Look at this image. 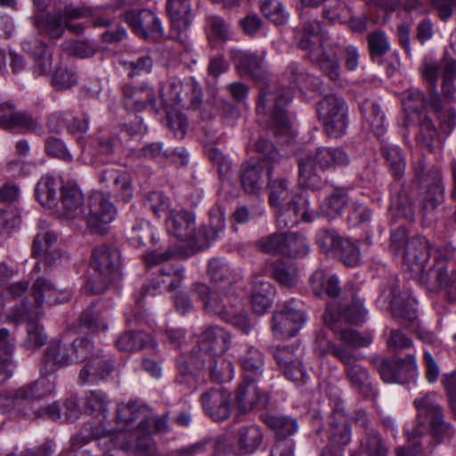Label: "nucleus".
I'll return each instance as SVG.
<instances>
[{
	"label": "nucleus",
	"mask_w": 456,
	"mask_h": 456,
	"mask_svg": "<svg viewBox=\"0 0 456 456\" xmlns=\"http://www.w3.org/2000/svg\"><path fill=\"white\" fill-rule=\"evenodd\" d=\"M296 39L298 47L306 52L308 59L331 81L340 77V63L337 55V45L328 48V37L319 20H309L297 31Z\"/></svg>",
	"instance_id": "2"
},
{
	"label": "nucleus",
	"mask_w": 456,
	"mask_h": 456,
	"mask_svg": "<svg viewBox=\"0 0 456 456\" xmlns=\"http://www.w3.org/2000/svg\"><path fill=\"white\" fill-rule=\"evenodd\" d=\"M33 23L41 34L51 38H60L65 32V21L60 11L39 13L34 17Z\"/></svg>",
	"instance_id": "39"
},
{
	"label": "nucleus",
	"mask_w": 456,
	"mask_h": 456,
	"mask_svg": "<svg viewBox=\"0 0 456 456\" xmlns=\"http://www.w3.org/2000/svg\"><path fill=\"white\" fill-rule=\"evenodd\" d=\"M231 336L227 330L219 326L208 327L200 337L199 354L202 358L206 354L223 355L230 347Z\"/></svg>",
	"instance_id": "28"
},
{
	"label": "nucleus",
	"mask_w": 456,
	"mask_h": 456,
	"mask_svg": "<svg viewBox=\"0 0 456 456\" xmlns=\"http://www.w3.org/2000/svg\"><path fill=\"white\" fill-rule=\"evenodd\" d=\"M260 379H246L243 377L241 383L235 391V403L240 412H248L253 410L265 409L270 401L269 395L261 391L257 387Z\"/></svg>",
	"instance_id": "24"
},
{
	"label": "nucleus",
	"mask_w": 456,
	"mask_h": 456,
	"mask_svg": "<svg viewBox=\"0 0 456 456\" xmlns=\"http://www.w3.org/2000/svg\"><path fill=\"white\" fill-rule=\"evenodd\" d=\"M309 282L314 294L317 297L327 295L335 298L339 294L338 278L334 274L326 276L322 270H316L310 277Z\"/></svg>",
	"instance_id": "42"
},
{
	"label": "nucleus",
	"mask_w": 456,
	"mask_h": 456,
	"mask_svg": "<svg viewBox=\"0 0 456 456\" xmlns=\"http://www.w3.org/2000/svg\"><path fill=\"white\" fill-rule=\"evenodd\" d=\"M167 231L180 240L193 243L200 248H207L224 232V218L210 216V224L195 229V218L186 210H171L166 221Z\"/></svg>",
	"instance_id": "3"
},
{
	"label": "nucleus",
	"mask_w": 456,
	"mask_h": 456,
	"mask_svg": "<svg viewBox=\"0 0 456 456\" xmlns=\"http://www.w3.org/2000/svg\"><path fill=\"white\" fill-rule=\"evenodd\" d=\"M262 13L275 25H283L288 20L282 4L278 0H262L260 2Z\"/></svg>",
	"instance_id": "63"
},
{
	"label": "nucleus",
	"mask_w": 456,
	"mask_h": 456,
	"mask_svg": "<svg viewBox=\"0 0 456 456\" xmlns=\"http://www.w3.org/2000/svg\"><path fill=\"white\" fill-rule=\"evenodd\" d=\"M31 293L36 304L32 312L36 316L41 314L40 309L43 306L63 304L70 300L72 297L70 289H58L53 282L45 277L36 279L31 288Z\"/></svg>",
	"instance_id": "22"
},
{
	"label": "nucleus",
	"mask_w": 456,
	"mask_h": 456,
	"mask_svg": "<svg viewBox=\"0 0 456 456\" xmlns=\"http://www.w3.org/2000/svg\"><path fill=\"white\" fill-rule=\"evenodd\" d=\"M347 153L339 147H318L314 151H302L297 157L299 181L307 188L316 189L320 177L316 169L334 170L349 164Z\"/></svg>",
	"instance_id": "4"
},
{
	"label": "nucleus",
	"mask_w": 456,
	"mask_h": 456,
	"mask_svg": "<svg viewBox=\"0 0 456 456\" xmlns=\"http://www.w3.org/2000/svg\"><path fill=\"white\" fill-rule=\"evenodd\" d=\"M330 326L338 333V338L347 346L366 347L373 341V335L369 331L362 333L353 329H344L338 331L336 325Z\"/></svg>",
	"instance_id": "57"
},
{
	"label": "nucleus",
	"mask_w": 456,
	"mask_h": 456,
	"mask_svg": "<svg viewBox=\"0 0 456 456\" xmlns=\"http://www.w3.org/2000/svg\"><path fill=\"white\" fill-rule=\"evenodd\" d=\"M21 47L34 59L33 74L35 77L43 76L49 72L53 64V58L52 53L45 43L37 38H30L24 40L21 43Z\"/></svg>",
	"instance_id": "31"
},
{
	"label": "nucleus",
	"mask_w": 456,
	"mask_h": 456,
	"mask_svg": "<svg viewBox=\"0 0 456 456\" xmlns=\"http://www.w3.org/2000/svg\"><path fill=\"white\" fill-rule=\"evenodd\" d=\"M110 400L105 392L100 389L88 391L85 395L84 410L98 419V425L92 428V435L105 438L113 430L112 423L107 418Z\"/></svg>",
	"instance_id": "16"
},
{
	"label": "nucleus",
	"mask_w": 456,
	"mask_h": 456,
	"mask_svg": "<svg viewBox=\"0 0 456 456\" xmlns=\"http://www.w3.org/2000/svg\"><path fill=\"white\" fill-rule=\"evenodd\" d=\"M6 108L2 112L0 127L7 130H19L23 133L35 132L38 127V122L33 117L24 111H13V106L5 103Z\"/></svg>",
	"instance_id": "34"
},
{
	"label": "nucleus",
	"mask_w": 456,
	"mask_h": 456,
	"mask_svg": "<svg viewBox=\"0 0 456 456\" xmlns=\"http://www.w3.org/2000/svg\"><path fill=\"white\" fill-rule=\"evenodd\" d=\"M345 265L355 267L361 262V253L357 245L348 239H342L337 243L334 253Z\"/></svg>",
	"instance_id": "60"
},
{
	"label": "nucleus",
	"mask_w": 456,
	"mask_h": 456,
	"mask_svg": "<svg viewBox=\"0 0 456 456\" xmlns=\"http://www.w3.org/2000/svg\"><path fill=\"white\" fill-rule=\"evenodd\" d=\"M337 359L345 365V374L350 386L364 397L376 399L379 391L370 382L369 370L357 362L361 359L353 351H341L337 354Z\"/></svg>",
	"instance_id": "15"
},
{
	"label": "nucleus",
	"mask_w": 456,
	"mask_h": 456,
	"mask_svg": "<svg viewBox=\"0 0 456 456\" xmlns=\"http://www.w3.org/2000/svg\"><path fill=\"white\" fill-rule=\"evenodd\" d=\"M193 293L202 302L205 310L208 314L217 315L222 320L229 316V313L233 308V305H227L225 300L227 296L212 292L209 287L204 283H195L193 285Z\"/></svg>",
	"instance_id": "30"
},
{
	"label": "nucleus",
	"mask_w": 456,
	"mask_h": 456,
	"mask_svg": "<svg viewBox=\"0 0 456 456\" xmlns=\"http://www.w3.org/2000/svg\"><path fill=\"white\" fill-rule=\"evenodd\" d=\"M422 196V204L425 210L435 209L444 200V187L442 181L441 171L431 167L427 168L422 161L414 167Z\"/></svg>",
	"instance_id": "14"
},
{
	"label": "nucleus",
	"mask_w": 456,
	"mask_h": 456,
	"mask_svg": "<svg viewBox=\"0 0 456 456\" xmlns=\"http://www.w3.org/2000/svg\"><path fill=\"white\" fill-rule=\"evenodd\" d=\"M273 288L268 281H257L251 295V305L256 314H264L272 305Z\"/></svg>",
	"instance_id": "53"
},
{
	"label": "nucleus",
	"mask_w": 456,
	"mask_h": 456,
	"mask_svg": "<svg viewBox=\"0 0 456 456\" xmlns=\"http://www.w3.org/2000/svg\"><path fill=\"white\" fill-rule=\"evenodd\" d=\"M117 209L110 201V195L96 191L88 197L82 218L88 229L95 233H105L109 224L116 218Z\"/></svg>",
	"instance_id": "12"
},
{
	"label": "nucleus",
	"mask_w": 456,
	"mask_h": 456,
	"mask_svg": "<svg viewBox=\"0 0 456 456\" xmlns=\"http://www.w3.org/2000/svg\"><path fill=\"white\" fill-rule=\"evenodd\" d=\"M160 96L165 103L180 105L183 108L198 109L202 102L201 87L195 81L185 84L179 80L172 79L167 86V93L160 89Z\"/></svg>",
	"instance_id": "19"
},
{
	"label": "nucleus",
	"mask_w": 456,
	"mask_h": 456,
	"mask_svg": "<svg viewBox=\"0 0 456 456\" xmlns=\"http://www.w3.org/2000/svg\"><path fill=\"white\" fill-rule=\"evenodd\" d=\"M272 275L275 281L284 287H292L297 283V271L293 265L283 261L273 264Z\"/></svg>",
	"instance_id": "64"
},
{
	"label": "nucleus",
	"mask_w": 456,
	"mask_h": 456,
	"mask_svg": "<svg viewBox=\"0 0 456 456\" xmlns=\"http://www.w3.org/2000/svg\"><path fill=\"white\" fill-rule=\"evenodd\" d=\"M263 433L256 425L242 427L237 433V444L242 453L254 452L262 443Z\"/></svg>",
	"instance_id": "50"
},
{
	"label": "nucleus",
	"mask_w": 456,
	"mask_h": 456,
	"mask_svg": "<svg viewBox=\"0 0 456 456\" xmlns=\"http://www.w3.org/2000/svg\"><path fill=\"white\" fill-rule=\"evenodd\" d=\"M144 411V406L138 401H129L126 403H118L116 410V425L112 424L113 430L110 436L114 433L125 432L130 430L133 423L141 419Z\"/></svg>",
	"instance_id": "35"
},
{
	"label": "nucleus",
	"mask_w": 456,
	"mask_h": 456,
	"mask_svg": "<svg viewBox=\"0 0 456 456\" xmlns=\"http://www.w3.org/2000/svg\"><path fill=\"white\" fill-rule=\"evenodd\" d=\"M238 66L256 79L265 78L267 75L264 59L255 53H240Z\"/></svg>",
	"instance_id": "59"
},
{
	"label": "nucleus",
	"mask_w": 456,
	"mask_h": 456,
	"mask_svg": "<svg viewBox=\"0 0 456 456\" xmlns=\"http://www.w3.org/2000/svg\"><path fill=\"white\" fill-rule=\"evenodd\" d=\"M239 362L246 379H262L265 370L264 354L256 346L247 345L239 355Z\"/></svg>",
	"instance_id": "36"
},
{
	"label": "nucleus",
	"mask_w": 456,
	"mask_h": 456,
	"mask_svg": "<svg viewBox=\"0 0 456 456\" xmlns=\"http://www.w3.org/2000/svg\"><path fill=\"white\" fill-rule=\"evenodd\" d=\"M273 356L287 379L297 386H302L309 379L300 358L296 355L291 347L277 346L273 351Z\"/></svg>",
	"instance_id": "25"
},
{
	"label": "nucleus",
	"mask_w": 456,
	"mask_h": 456,
	"mask_svg": "<svg viewBox=\"0 0 456 456\" xmlns=\"http://www.w3.org/2000/svg\"><path fill=\"white\" fill-rule=\"evenodd\" d=\"M100 184L110 190L108 195H112L117 201L130 202L134 198V188L130 175L114 167H108L98 174Z\"/></svg>",
	"instance_id": "17"
},
{
	"label": "nucleus",
	"mask_w": 456,
	"mask_h": 456,
	"mask_svg": "<svg viewBox=\"0 0 456 456\" xmlns=\"http://www.w3.org/2000/svg\"><path fill=\"white\" fill-rule=\"evenodd\" d=\"M360 110L363 119L372 131L378 136L382 135L386 128L385 115L379 106L376 102L366 99L360 103Z\"/></svg>",
	"instance_id": "46"
},
{
	"label": "nucleus",
	"mask_w": 456,
	"mask_h": 456,
	"mask_svg": "<svg viewBox=\"0 0 456 456\" xmlns=\"http://www.w3.org/2000/svg\"><path fill=\"white\" fill-rule=\"evenodd\" d=\"M61 199L64 215L67 218H82L86 206L83 205L84 195L77 186H63Z\"/></svg>",
	"instance_id": "41"
},
{
	"label": "nucleus",
	"mask_w": 456,
	"mask_h": 456,
	"mask_svg": "<svg viewBox=\"0 0 456 456\" xmlns=\"http://www.w3.org/2000/svg\"><path fill=\"white\" fill-rule=\"evenodd\" d=\"M359 449L366 456H388V447L380 434L374 430H366L359 440Z\"/></svg>",
	"instance_id": "48"
},
{
	"label": "nucleus",
	"mask_w": 456,
	"mask_h": 456,
	"mask_svg": "<svg viewBox=\"0 0 456 456\" xmlns=\"http://www.w3.org/2000/svg\"><path fill=\"white\" fill-rule=\"evenodd\" d=\"M352 440V428L341 412H336L330 421L328 444L344 449Z\"/></svg>",
	"instance_id": "37"
},
{
	"label": "nucleus",
	"mask_w": 456,
	"mask_h": 456,
	"mask_svg": "<svg viewBox=\"0 0 456 456\" xmlns=\"http://www.w3.org/2000/svg\"><path fill=\"white\" fill-rule=\"evenodd\" d=\"M284 77L289 80V88H281L271 91L268 88L260 90L256 112L268 115L270 126L278 138H284V142L290 143L294 137V131L287 115L286 108L292 101V88H307L310 86L311 77L298 63L292 62L288 65Z\"/></svg>",
	"instance_id": "1"
},
{
	"label": "nucleus",
	"mask_w": 456,
	"mask_h": 456,
	"mask_svg": "<svg viewBox=\"0 0 456 456\" xmlns=\"http://www.w3.org/2000/svg\"><path fill=\"white\" fill-rule=\"evenodd\" d=\"M53 373H45L41 370V376L34 382L26 384L9 393L6 399L12 405L13 416L22 419H38L42 414L34 402L41 400L52 395L55 388L54 377L50 379Z\"/></svg>",
	"instance_id": "6"
},
{
	"label": "nucleus",
	"mask_w": 456,
	"mask_h": 456,
	"mask_svg": "<svg viewBox=\"0 0 456 456\" xmlns=\"http://www.w3.org/2000/svg\"><path fill=\"white\" fill-rule=\"evenodd\" d=\"M381 154L385 159L389 171L395 180H401L405 171V159L399 147L382 142Z\"/></svg>",
	"instance_id": "49"
},
{
	"label": "nucleus",
	"mask_w": 456,
	"mask_h": 456,
	"mask_svg": "<svg viewBox=\"0 0 456 456\" xmlns=\"http://www.w3.org/2000/svg\"><path fill=\"white\" fill-rule=\"evenodd\" d=\"M123 105L128 110L142 111L148 106H155L156 94L148 84L139 86L125 85L122 87Z\"/></svg>",
	"instance_id": "29"
},
{
	"label": "nucleus",
	"mask_w": 456,
	"mask_h": 456,
	"mask_svg": "<svg viewBox=\"0 0 456 456\" xmlns=\"http://www.w3.org/2000/svg\"><path fill=\"white\" fill-rule=\"evenodd\" d=\"M276 225L279 229H291L299 223H312L317 214L310 208L309 195L305 191L298 193L275 208Z\"/></svg>",
	"instance_id": "13"
},
{
	"label": "nucleus",
	"mask_w": 456,
	"mask_h": 456,
	"mask_svg": "<svg viewBox=\"0 0 456 456\" xmlns=\"http://www.w3.org/2000/svg\"><path fill=\"white\" fill-rule=\"evenodd\" d=\"M283 256L289 258H302L309 253V242L302 234L284 232Z\"/></svg>",
	"instance_id": "51"
},
{
	"label": "nucleus",
	"mask_w": 456,
	"mask_h": 456,
	"mask_svg": "<svg viewBox=\"0 0 456 456\" xmlns=\"http://www.w3.org/2000/svg\"><path fill=\"white\" fill-rule=\"evenodd\" d=\"M184 279V267L180 264H169L159 270V276L153 281L154 286L166 291L180 287Z\"/></svg>",
	"instance_id": "43"
},
{
	"label": "nucleus",
	"mask_w": 456,
	"mask_h": 456,
	"mask_svg": "<svg viewBox=\"0 0 456 456\" xmlns=\"http://www.w3.org/2000/svg\"><path fill=\"white\" fill-rule=\"evenodd\" d=\"M200 403L204 412L214 421H224L231 416V394L223 387L204 392Z\"/></svg>",
	"instance_id": "27"
},
{
	"label": "nucleus",
	"mask_w": 456,
	"mask_h": 456,
	"mask_svg": "<svg viewBox=\"0 0 456 456\" xmlns=\"http://www.w3.org/2000/svg\"><path fill=\"white\" fill-rule=\"evenodd\" d=\"M255 159L243 163L240 167V183L248 193L256 194L270 179L273 165L281 158L275 146L268 140L259 139L256 142Z\"/></svg>",
	"instance_id": "5"
},
{
	"label": "nucleus",
	"mask_w": 456,
	"mask_h": 456,
	"mask_svg": "<svg viewBox=\"0 0 456 456\" xmlns=\"http://www.w3.org/2000/svg\"><path fill=\"white\" fill-rule=\"evenodd\" d=\"M58 186L59 184L53 176L48 175L42 176L35 189L37 201L43 206H53L57 200Z\"/></svg>",
	"instance_id": "52"
},
{
	"label": "nucleus",
	"mask_w": 456,
	"mask_h": 456,
	"mask_svg": "<svg viewBox=\"0 0 456 456\" xmlns=\"http://www.w3.org/2000/svg\"><path fill=\"white\" fill-rule=\"evenodd\" d=\"M167 13L172 27L177 30L186 29L191 22V3L183 0H167Z\"/></svg>",
	"instance_id": "44"
},
{
	"label": "nucleus",
	"mask_w": 456,
	"mask_h": 456,
	"mask_svg": "<svg viewBox=\"0 0 456 456\" xmlns=\"http://www.w3.org/2000/svg\"><path fill=\"white\" fill-rule=\"evenodd\" d=\"M205 368L208 369L209 379L215 383L230 382L234 378V365L224 354H206L198 369Z\"/></svg>",
	"instance_id": "32"
},
{
	"label": "nucleus",
	"mask_w": 456,
	"mask_h": 456,
	"mask_svg": "<svg viewBox=\"0 0 456 456\" xmlns=\"http://www.w3.org/2000/svg\"><path fill=\"white\" fill-rule=\"evenodd\" d=\"M135 450L142 455H151L155 451V443L151 437L150 422L140 419L135 430Z\"/></svg>",
	"instance_id": "58"
},
{
	"label": "nucleus",
	"mask_w": 456,
	"mask_h": 456,
	"mask_svg": "<svg viewBox=\"0 0 456 456\" xmlns=\"http://www.w3.org/2000/svg\"><path fill=\"white\" fill-rule=\"evenodd\" d=\"M366 315L367 310L357 296V289L354 284L348 283L344 288L343 297L338 304L327 305L324 322L328 325H337L339 322L359 325L365 322Z\"/></svg>",
	"instance_id": "9"
},
{
	"label": "nucleus",
	"mask_w": 456,
	"mask_h": 456,
	"mask_svg": "<svg viewBox=\"0 0 456 456\" xmlns=\"http://www.w3.org/2000/svg\"><path fill=\"white\" fill-rule=\"evenodd\" d=\"M114 359L102 350H98L80 369L77 384L94 386L104 382L114 370Z\"/></svg>",
	"instance_id": "18"
},
{
	"label": "nucleus",
	"mask_w": 456,
	"mask_h": 456,
	"mask_svg": "<svg viewBox=\"0 0 456 456\" xmlns=\"http://www.w3.org/2000/svg\"><path fill=\"white\" fill-rule=\"evenodd\" d=\"M31 308L22 303L15 306L10 315V319L16 324L26 322V337L21 346L27 350L37 349L43 346L47 340V335L44 328L37 322V318Z\"/></svg>",
	"instance_id": "20"
},
{
	"label": "nucleus",
	"mask_w": 456,
	"mask_h": 456,
	"mask_svg": "<svg viewBox=\"0 0 456 456\" xmlns=\"http://www.w3.org/2000/svg\"><path fill=\"white\" fill-rule=\"evenodd\" d=\"M370 362L384 383L404 386L415 382L418 378V364L414 354H408L405 357L375 355Z\"/></svg>",
	"instance_id": "8"
},
{
	"label": "nucleus",
	"mask_w": 456,
	"mask_h": 456,
	"mask_svg": "<svg viewBox=\"0 0 456 456\" xmlns=\"http://www.w3.org/2000/svg\"><path fill=\"white\" fill-rule=\"evenodd\" d=\"M368 51L373 61L381 63L380 59L390 50V43L387 34L382 30H375L367 36Z\"/></svg>",
	"instance_id": "55"
},
{
	"label": "nucleus",
	"mask_w": 456,
	"mask_h": 456,
	"mask_svg": "<svg viewBox=\"0 0 456 456\" xmlns=\"http://www.w3.org/2000/svg\"><path fill=\"white\" fill-rule=\"evenodd\" d=\"M96 349L94 344L86 338H77L69 344L71 365L78 362L84 363L93 357Z\"/></svg>",
	"instance_id": "61"
},
{
	"label": "nucleus",
	"mask_w": 456,
	"mask_h": 456,
	"mask_svg": "<svg viewBox=\"0 0 456 456\" xmlns=\"http://www.w3.org/2000/svg\"><path fill=\"white\" fill-rule=\"evenodd\" d=\"M318 119L330 137H342L348 126V105L346 100L336 94L324 96L316 104Z\"/></svg>",
	"instance_id": "10"
},
{
	"label": "nucleus",
	"mask_w": 456,
	"mask_h": 456,
	"mask_svg": "<svg viewBox=\"0 0 456 456\" xmlns=\"http://www.w3.org/2000/svg\"><path fill=\"white\" fill-rule=\"evenodd\" d=\"M201 362L202 357L200 354L191 355L189 358L184 355L178 356L175 359L177 370L175 382L189 387H193L201 372L198 369Z\"/></svg>",
	"instance_id": "38"
},
{
	"label": "nucleus",
	"mask_w": 456,
	"mask_h": 456,
	"mask_svg": "<svg viewBox=\"0 0 456 456\" xmlns=\"http://www.w3.org/2000/svg\"><path fill=\"white\" fill-rule=\"evenodd\" d=\"M68 114L64 111L53 113L49 118L50 127L58 132L63 126H66L67 131L72 134H80L86 133L89 126V119L86 117L73 118L66 124Z\"/></svg>",
	"instance_id": "47"
},
{
	"label": "nucleus",
	"mask_w": 456,
	"mask_h": 456,
	"mask_svg": "<svg viewBox=\"0 0 456 456\" xmlns=\"http://www.w3.org/2000/svg\"><path fill=\"white\" fill-rule=\"evenodd\" d=\"M124 18L132 31L142 38L158 39L163 36L161 21L151 10H128Z\"/></svg>",
	"instance_id": "21"
},
{
	"label": "nucleus",
	"mask_w": 456,
	"mask_h": 456,
	"mask_svg": "<svg viewBox=\"0 0 456 456\" xmlns=\"http://www.w3.org/2000/svg\"><path fill=\"white\" fill-rule=\"evenodd\" d=\"M42 363L45 373H54L60 368L71 365L69 344L51 341L45 351Z\"/></svg>",
	"instance_id": "33"
},
{
	"label": "nucleus",
	"mask_w": 456,
	"mask_h": 456,
	"mask_svg": "<svg viewBox=\"0 0 456 456\" xmlns=\"http://www.w3.org/2000/svg\"><path fill=\"white\" fill-rule=\"evenodd\" d=\"M307 322V314L304 303L296 298L284 301L274 311L272 318V331L277 338L294 337Z\"/></svg>",
	"instance_id": "11"
},
{
	"label": "nucleus",
	"mask_w": 456,
	"mask_h": 456,
	"mask_svg": "<svg viewBox=\"0 0 456 456\" xmlns=\"http://www.w3.org/2000/svg\"><path fill=\"white\" fill-rule=\"evenodd\" d=\"M261 419L275 432L276 442H289L286 438L294 435L298 429L297 420L286 415L263 413Z\"/></svg>",
	"instance_id": "40"
},
{
	"label": "nucleus",
	"mask_w": 456,
	"mask_h": 456,
	"mask_svg": "<svg viewBox=\"0 0 456 456\" xmlns=\"http://www.w3.org/2000/svg\"><path fill=\"white\" fill-rule=\"evenodd\" d=\"M429 257L430 248L425 237H411L405 244L403 262L411 277H419L424 273Z\"/></svg>",
	"instance_id": "26"
},
{
	"label": "nucleus",
	"mask_w": 456,
	"mask_h": 456,
	"mask_svg": "<svg viewBox=\"0 0 456 456\" xmlns=\"http://www.w3.org/2000/svg\"><path fill=\"white\" fill-rule=\"evenodd\" d=\"M269 203L276 208L286 204L290 199L297 194H294L289 188V183L285 178H278L269 182Z\"/></svg>",
	"instance_id": "54"
},
{
	"label": "nucleus",
	"mask_w": 456,
	"mask_h": 456,
	"mask_svg": "<svg viewBox=\"0 0 456 456\" xmlns=\"http://www.w3.org/2000/svg\"><path fill=\"white\" fill-rule=\"evenodd\" d=\"M90 265L97 276L88 279L84 286L88 294H101L121 276V255L118 248L102 244L91 253Z\"/></svg>",
	"instance_id": "7"
},
{
	"label": "nucleus",
	"mask_w": 456,
	"mask_h": 456,
	"mask_svg": "<svg viewBox=\"0 0 456 456\" xmlns=\"http://www.w3.org/2000/svg\"><path fill=\"white\" fill-rule=\"evenodd\" d=\"M151 340V337L148 333L126 331L118 338L116 346L122 351H135L146 347Z\"/></svg>",
	"instance_id": "56"
},
{
	"label": "nucleus",
	"mask_w": 456,
	"mask_h": 456,
	"mask_svg": "<svg viewBox=\"0 0 456 456\" xmlns=\"http://www.w3.org/2000/svg\"><path fill=\"white\" fill-rule=\"evenodd\" d=\"M414 405L419 412L425 413L430 418L431 433L438 442L450 440L453 436V427L444 421L442 406L436 403L430 395L416 398Z\"/></svg>",
	"instance_id": "23"
},
{
	"label": "nucleus",
	"mask_w": 456,
	"mask_h": 456,
	"mask_svg": "<svg viewBox=\"0 0 456 456\" xmlns=\"http://www.w3.org/2000/svg\"><path fill=\"white\" fill-rule=\"evenodd\" d=\"M348 191L342 187H336L325 197L320 208L324 216L334 218L342 214L348 204Z\"/></svg>",
	"instance_id": "45"
},
{
	"label": "nucleus",
	"mask_w": 456,
	"mask_h": 456,
	"mask_svg": "<svg viewBox=\"0 0 456 456\" xmlns=\"http://www.w3.org/2000/svg\"><path fill=\"white\" fill-rule=\"evenodd\" d=\"M120 63L127 71V76L131 78L142 73H150L153 67L152 58L148 54L124 59Z\"/></svg>",
	"instance_id": "62"
}]
</instances>
